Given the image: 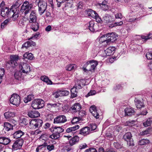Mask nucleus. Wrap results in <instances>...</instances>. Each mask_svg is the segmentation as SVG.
<instances>
[{
  "mask_svg": "<svg viewBox=\"0 0 152 152\" xmlns=\"http://www.w3.org/2000/svg\"><path fill=\"white\" fill-rule=\"evenodd\" d=\"M1 15L3 17L12 18L13 20H15L18 17L19 14L18 12H15V10L9 9L7 7H4L1 11Z\"/></svg>",
  "mask_w": 152,
  "mask_h": 152,
  "instance_id": "obj_1",
  "label": "nucleus"
},
{
  "mask_svg": "<svg viewBox=\"0 0 152 152\" xmlns=\"http://www.w3.org/2000/svg\"><path fill=\"white\" fill-rule=\"evenodd\" d=\"M23 143V139H20L17 140L13 143L11 142L10 143L9 147L12 151L16 150L21 148Z\"/></svg>",
  "mask_w": 152,
  "mask_h": 152,
  "instance_id": "obj_2",
  "label": "nucleus"
},
{
  "mask_svg": "<svg viewBox=\"0 0 152 152\" xmlns=\"http://www.w3.org/2000/svg\"><path fill=\"white\" fill-rule=\"evenodd\" d=\"M33 5L32 4H29L28 1H25L21 7L20 11L24 14V15H26L29 12L31 9Z\"/></svg>",
  "mask_w": 152,
  "mask_h": 152,
  "instance_id": "obj_3",
  "label": "nucleus"
},
{
  "mask_svg": "<svg viewBox=\"0 0 152 152\" xmlns=\"http://www.w3.org/2000/svg\"><path fill=\"white\" fill-rule=\"evenodd\" d=\"M44 106V102L41 99L34 100L32 103V107L34 109H37L42 108Z\"/></svg>",
  "mask_w": 152,
  "mask_h": 152,
  "instance_id": "obj_4",
  "label": "nucleus"
},
{
  "mask_svg": "<svg viewBox=\"0 0 152 152\" xmlns=\"http://www.w3.org/2000/svg\"><path fill=\"white\" fill-rule=\"evenodd\" d=\"M36 2L38 4L39 13L40 15H42L46 9L47 4L45 1L41 0H36Z\"/></svg>",
  "mask_w": 152,
  "mask_h": 152,
  "instance_id": "obj_5",
  "label": "nucleus"
},
{
  "mask_svg": "<svg viewBox=\"0 0 152 152\" xmlns=\"http://www.w3.org/2000/svg\"><path fill=\"white\" fill-rule=\"evenodd\" d=\"M10 101V103L13 105L18 106L20 103V96L17 94H13L11 95Z\"/></svg>",
  "mask_w": 152,
  "mask_h": 152,
  "instance_id": "obj_6",
  "label": "nucleus"
},
{
  "mask_svg": "<svg viewBox=\"0 0 152 152\" xmlns=\"http://www.w3.org/2000/svg\"><path fill=\"white\" fill-rule=\"evenodd\" d=\"M20 71L24 73L27 74L30 71V67L29 64L24 62H21L19 64Z\"/></svg>",
  "mask_w": 152,
  "mask_h": 152,
  "instance_id": "obj_7",
  "label": "nucleus"
},
{
  "mask_svg": "<svg viewBox=\"0 0 152 152\" xmlns=\"http://www.w3.org/2000/svg\"><path fill=\"white\" fill-rule=\"evenodd\" d=\"M132 137V134L130 132L126 133L123 136V139L127 142V144L129 146L134 145V141Z\"/></svg>",
  "mask_w": 152,
  "mask_h": 152,
  "instance_id": "obj_8",
  "label": "nucleus"
},
{
  "mask_svg": "<svg viewBox=\"0 0 152 152\" xmlns=\"http://www.w3.org/2000/svg\"><path fill=\"white\" fill-rule=\"evenodd\" d=\"M17 111V109H15L10 110L4 113L5 118L7 119L13 118L15 116Z\"/></svg>",
  "mask_w": 152,
  "mask_h": 152,
  "instance_id": "obj_9",
  "label": "nucleus"
},
{
  "mask_svg": "<svg viewBox=\"0 0 152 152\" xmlns=\"http://www.w3.org/2000/svg\"><path fill=\"white\" fill-rule=\"evenodd\" d=\"M67 121L66 118L64 115H60L57 116L54 119V123H63Z\"/></svg>",
  "mask_w": 152,
  "mask_h": 152,
  "instance_id": "obj_10",
  "label": "nucleus"
},
{
  "mask_svg": "<svg viewBox=\"0 0 152 152\" xmlns=\"http://www.w3.org/2000/svg\"><path fill=\"white\" fill-rule=\"evenodd\" d=\"M81 108V105L79 103H77L72 105L69 108V111L72 113H74L79 112Z\"/></svg>",
  "mask_w": 152,
  "mask_h": 152,
  "instance_id": "obj_11",
  "label": "nucleus"
},
{
  "mask_svg": "<svg viewBox=\"0 0 152 152\" xmlns=\"http://www.w3.org/2000/svg\"><path fill=\"white\" fill-rule=\"evenodd\" d=\"M91 133L90 128L88 126H86L80 130L79 133L84 136H86Z\"/></svg>",
  "mask_w": 152,
  "mask_h": 152,
  "instance_id": "obj_12",
  "label": "nucleus"
},
{
  "mask_svg": "<svg viewBox=\"0 0 152 152\" xmlns=\"http://www.w3.org/2000/svg\"><path fill=\"white\" fill-rule=\"evenodd\" d=\"M106 37L107 39V42L108 43L110 42H113L117 39L115 34L113 33H110L107 34Z\"/></svg>",
  "mask_w": 152,
  "mask_h": 152,
  "instance_id": "obj_13",
  "label": "nucleus"
},
{
  "mask_svg": "<svg viewBox=\"0 0 152 152\" xmlns=\"http://www.w3.org/2000/svg\"><path fill=\"white\" fill-rule=\"evenodd\" d=\"M125 116H131L134 114V110L133 108L127 107L124 110Z\"/></svg>",
  "mask_w": 152,
  "mask_h": 152,
  "instance_id": "obj_14",
  "label": "nucleus"
},
{
  "mask_svg": "<svg viewBox=\"0 0 152 152\" xmlns=\"http://www.w3.org/2000/svg\"><path fill=\"white\" fill-rule=\"evenodd\" d=\"M11 142V140L8 138L5 137H0V143L4 145H9Z\"/></svg>",
  "mask_w": 152,
  "mask_h": 152,
  "instance_id": "obj_15",
  "label": "nucleus"
},
{
  "mask_svg": "<svg viewBox=\"0 0 152 152\" xmlns=\"http://www.w3.org/2000/svg\"><path fill=\"white\" fill-rule=\"evenodd\" d=\"M29 22L32 23L36 22L37 18L36 11L35 10H32L29 16Z\"/></svg>",
  "mask_w": 152,
  "mask_h": 152,
  "instance_id": "obj_16",
  "label": "nucleus"
},
{
  "mask_svg": "<svg viewBox=\"0 0 152 152\" xmlns=\"http://www.w3.org/2000/svg\"><path fill=\"white\" fill-rule=\"evenodd\" d=\"M115 50V48L114 47H109L104 50L105 55H104V56H108L112 55L114 53Z\"/></svg>",
  "mask_w": 152,
  "mask_h": 152,
  "instance_id": "obj_17",
  "label": "nucleus"
},
{
  "mask_svg": "<svg viewBox=\"0 0 152 152\" xmlns=\"http://www.w3.org/2000/svg\"><path fill=\"white\" fill-rule=\"evenodd\" d=\"M28 115L31 118H35L39 116L40 114L36 110L30 111L28 112Z\"/></svg>",
  "mask_w": 152,
  "mask_h": 152,
  "instance_id": "obj_18",
  "label": "nucleus"
},
{
  "mask_svg": "<svg viewBox=\"0 0 152 152\" xmlns=\"http://www.w3.org/2000/svg\"><path fill=\"white\" fill-rule=\"evenodd\" d=\"M97 26V24L95 25L94 22L93 21H91L89 22L88 27L89 29L92 32L95 31L97 30L96 27Z\"/></svg>",
  "mask_w": 152,
  "mask_h": 152,
  "instance_id": "obj_19",
  "label": "nucleus"
},
{
  "mask_svg": "<svg viewBox=\"0 0 152 152\" xmlns=\"http://www.w3.org/2000/svg\"><path fill=\"white\" fill-rule=\"evenodd\" d=\"M79 140V137L77 136H75L71 138L69 141V144L72 146L77 143Z\"/></svg>",
  "mask_w": 152,
  "mask_h": 152,
  "instance_id": "obj_20",
  "label": "nucleus"
},
{
  "mask_svg": "<svg viewBox=\"0 0 152 152\" xmlns=\"http://www.w3.org/2000/svg\"><path fill=\"white\" fill-rule=\"evenodd\" d=\"M25 133L20 130H18L15 132L13 134V137L18 139L24 135Z\"/></svg>",
  "mask_w": 152,
  "mask_h": 152,
  "instance_id": "obj_21",
  "label": "nucleus"
},
{
  "mask_svg": "<svg viewBox=\"0 0 152 152\" xmlns=\"http://www.w3.org/2000/svg\"><path fill=\"white\" fill-rule=\"evenodd\" d=\"M90 62L91 66L89 71H91L92 70H94L96 66L98 64V62L97 61L94 60H90Z\"/></svg>",
  "mask_w": 152,
  "mask_h": 152,
  "instance_id": "obj_22",
  "label": "nucleus"
},
{
  "mask_svg": "<svg viewBox=\"0 0 152 152\" xmlns=\"http://www.w3.org/2000/svg\"><path fill=\"white\" fill-rule=\"evenodd\" d=\"M20 4V1L19 0H17L15 1L12 6L11 9L12 10H15V12H18V11H17V8L19 7Z\"/></svg>",
  "mask_w": 152,
  "mask_h": 152,
  "instance_id": "obj_23",
  "label": "nucleus"
},
{
  "mask_svg": "<svg viewBox=\"0 0 152 152\" xmlns=\"http://www.w3.org/2000/svg\"><path fill=\"white\" fill-rule=\"evenodd\" d=\"M87 12L88 15L89 16H91L92 18H94L96 16H97V14L95 11L92 10L91 9L86 10Z\"/></svg>",
  "mask_w": 152,
  "mask_h": 152,
  "instance_id": "obj_24",
  "label": "nucleus"
},
{
  "mask_svg": "<svg viewBox=\"0 0 152 152\" xmlns=\"http://www.w3.org/2000/svg\"><path fill=\"white\" fill-rule=\"evenodd\" d=\"M18 65V63H15L14 64L13 62H12L10 60L7 62L6 63V67L7 69H10L11 67L13 68L15 66H17Z\"/></svg>",
  "mask_w": 152,
  "mask_h": 152,
  "instance_id": "obj_25",
  "label": "nucleus"
},
{
  "mask_svg": "<svg viewBox=\"0 0 152 152\" xmlns=\"http://www.w3.org/2000/svg\"><path fill=\"white\" fill-rule=\"evenodd\" d=\"M103 20L104 22L108 23L113 21L111 17L109 15L106 14L103 17Z\"/></svg>",
  "mask_w": 152,
  "mask_h": 152,
  "instance_id": "obj_26",
  "label": "nucleus"
},
{
  "mask_svg": "<svg viewBox=\"0 0 152 152\" xmlns=\"http://www.w3.org/2000/svg\"><path fill=\"white\" fill-rule=\"evenodd\" d=\"M135 104L137 108L140 109L144 106L143 103L140 100L135 98L134 100Z\"/></svg>",
  "mask_w": 152,
  "mask_h": 152,
  "instance_id": "obj_27",
  "label": "nucleus"
},
{
  "mask_svg": "<svg viewBox=\"0 0 152 152\" xmlns=\"http://www.w3.org/2000/svg\"><path fill=\"white\" fill-rule=\"evenodd\" d=\"M4 129L6 131H9L13 129V126L10 123L5 122L4 123Z\"/></svg>",
  "mask_w": 152,
  "mask_h": 152,
  "instance_id": "obj_28",
  "label": "nucleus"
},
{
  "mask_svg": "<svg viewBox=\"0 0 152 152\" xmlns=\"http://www.w3.org/2000/svg\"><path fill=\"white\" fill-rule=\"evenodd\" d=\"M35 121V127H34V129H37L42 126L43 123V121L42 120L37 119Z\"/></svg>",
  "mask_w": 152,
  "mask_h": 152,
  "instance_id": "obj_29",
  "label": "nucleus"
},
{
  "mask_svg": "<svg viewBox=\"0 0 152 152\" xmlns=\"http://www.w3.org/2000/svg\"><path fill=\"white\" fill-rule=\"evenodd\" d=\"M14 75L15 79L17 80H20L23 78L22 72L20 71L16 72Z\"/></svg>",
  "mask_w": 152,
  "mask_h": 152,
  "instance_id": "obj_30",
  "label": "nucleus"
},
{
  "mask_svg": "<svg viewBox=\"0 0 152 152\" xmlns=\"http://www.w3.org/2000/svg\"><path fill=\"white\" fill-rule=\"evenodd\" d=\"M97 6L98 7H99L101 9L104 11H106L108 9V5L103 3L97 4Z\"/></svg>",
  "mask_w": 152,
  "mask_h": 152,
  "instance_id": "obj_31",
  "label": "nucleus"
},
{
  "mask_svg": "<svg viewBox=\"0 0 152 152\" xmlns=\"http://www.w3.org/2000/svg\"><path fill=\"white\" fill-rule=\"evenodd\" d=\"M41 79L43 81L46 82L48 84H52V82L49 79L48 77L46 76H42L41 77Z\"/></svg>",
  "mask_w": 152,
  "mask_h": 152,
  "instance_id": "obj_32",
  "label": "nucleus"
},
{
  "mask_svg": "<svg viewBox=\"0 0 152 152\" xmlns=\"http://www.w3.org/2000/svg\"><path fill=\"white\" fill-rule=\"evenodd\" d=\"M19 59V57L16 55H11L10 58V60L12 62L15 64V63H17V61H18Z\"/></svg>",
  "mask_w": 152,
  "mask_h": 152,
  "instance_id": "obj_33",
  "label": "nucleus"
},
{
  "mask_svg": "<svg viewBox=\"0 0 152 152\" xmlns=\"http://www.w3.org/2000/svg\"><path fill=\"white\" fill-rule=\"evenodd\" d=\"M106 36L107 34H104L100 37L99 39V43H101L106 42V44H108V42H107V39Z\"/></svg>",
  "mask_w": 152,
  "mask_h": 152,
  "instance_id": "obj_34",
  "label": "nucleus"
},
{
  "mask_svg": "<svg viewBox=\"0 0 152 152\" xmlns=\"http://www.w3.org/2000/svg\"><path fill=\"white\" fill-rule=\"evenodd\" d=\"M145 127H147L150 126L152 124V118H150L147 119L143 123Z\"/></svg>",
  "mask_w": 152,
  "mask_h": 152,
  "instance_id": "obj_35",
  "label": "nucleus"
},
{
  "mask_svg": "<svg viewBox=\"0 0 152 152\" xmlns=\"http://www.w3.org/2000/svg\"><path fill=\"white\" fill-rule=\"evenodd\" d=\"M31 26V28L34 31H37L39 28V25L38 23L36 22H33Z\"/></svg>",
  "mask_w": 152,
  "mask_h": 152,
  "instance_id": "obj_36",
  "label": "nucleus"
},
{
  "mask_svg": "<svg viewBox=\"0 0 152 152\" xmlns=\"http://www.w3.org/2000/svg\"><path fill=\"white\" fill-rule=\"evenodd\" d=\"M71 96L72 98L76 97L77 93V90H76L75 87H73L71 90Z\"/></svg>",
  "mask_w": 152,
  "mask_h": 152,
  "instance_id": "obj_37",
  "label": "nucleus"
},
{
  "mask_svg": "<svg viewBox=\"0 0 152 152\" xmlns=\"http://www.w3.org/2000/svg\"><path fill=\"white\" fill-rule=\"evenodd\" d=\"M45 148V143L38 146L36 149V152H42Z\"/></svg>",
  "mask_w": 152,
  "mask_h": 152,
  "instance_id": "obj_38",
  "label": "nucleus"
},
{
  "mask_svg": "<svg viewBox=\"0 0 152 152\" xmlns=\"http://www.w3.org/2000/svg\"><path fill=\"white\" fill-rule=\"evenodd\" d=\"M24 58H27L29 60H32L33 58V55L31 53H25L23 55Z\"/></svg>",
  "mask_w": 152,
  "mask_h": 152,
  "instance_id": "obj_39",
  "label": "nucleus"
},
{
  "mask_svg": "<svg viewBox=\"0 0 152 152\" xmlns=\"http://www.w3.org/2000/svg\"><path fill=\"white\" fill-rule=\"evenodd\" d=\"M77 68L76 65L75 64H71L67 65L66 67V69L68 71H71L75 70Z\"/></svg>",
  "mask_w": 152,
  "mask_h": 152,
  "instance_id": "obj_40",
  "label": "nucleus"
},
{
  "mask_svg": "<svg viewBox=\"0 0 152 152\" xmlns=\"http://www.w3.org/2000/svg\"><path fill=\"white\" fill-rule=\"evenodd\" d=\"M64 131V129L60 127H55L54 132L60 135V133Z\"/></svg>",
  "mask_w": 152,
  "mask_h": 152,
  "instance_id": "obj_41",
  "label": "nucleus"
},
{
  "mask_svg": "<svg viewBox=\"0 0 152 152\" xmlns=\"http://www.w3.org/2000/svg\"><path fill=\"white\" fill-rule=\"evenodd\" d=\"M34 96L32 94L28 95L26 97L24 98V101L25 103H28L34 98Z\"/></svg>",
  "mask_w": 152,
  "mask_h": 152,
  "instance_id": "obj_42",
  "label": "nucleus"
},
{
  "mask_svg": "<svg viewBox=\"0 0 152 152\" xmlns=\"http://www.w3.org/2000/svg\"><path fill=\"white\" fill-rule=\"evenodd\" d=\"M60 135L59 134H58L55 132L53 133L52 134L49 136V137L51 139L56 140L60 137Z\"/></svg>",
  "mask_w": 152,
  "mask_h": 152,
  "instance_id": "obj_43",
  "label": "nucleus"
},
{
  "mask_svg": "<svg viewBox=\"0 0 152 152\" xmlns=\"http://www.w3.org/2000/svg\"><path fill=\"white\" fill-rule=\"evenodd\" d=\"M149 141L148 140L145 139H141L138 142V144L140 145H143L148 143Z\"/></svg>",
  "mask_w": 152,
  "mask_h": 152,
  "instance_id": "obj_44",
  "label": "nucleus"
},
{
  "mask_svg": "<svg viewBox=\"0 0 152 152\" xmlns=\"http://www.w3.org/2000/svg\"><path fill=\"white\" fill-rule=\"evenodd\" d=\"M61 104L57 102L55 103H48L47 104V106L48 108L50 107H56L60 106Z\"/></svg>",
  "mask_w": 152,
  "mask_h": 152,
  "instance_id": "obj_45",
  "label": "nucleus"
},
{
  "mask_svg": "<svg viewBox=\"0 0 152 152\" xmlns=\"http://www.w3.org/2000/svg\"><path fill=\"white\" fill-rule=\"evenodd\" d=\"M151 129L148 128L146 130L140 132V134L141 135H145L151 134Z\"/></svg>",
  "mask_w": 152,
  "mask_h": 152,
  "instance_id": "obj_46",
  "label": "nucleus"
},
{
  "mask_svg": "<svg viewBox=\"0 0 152 152\" xmlns=\"http://www.w3.org/2000/svg\"><path fill=\"white\" fill-rule=\"evenodd\" d=\"M9 21L10 20L9 19H7L5 20L1 23V28H4V27L8 24Z\"/></svg>",
  "mask_w": 152,
  "mask_h": 152,
  "instance_id": "obj_47",
  "label": "nucleus"
},
{
  "mask_svg": "<svg viewBox=\"0 0 152 152\" xmlns=\"http://www.w3.org/2000/svg\"><path fill=\"white\" fill-rule=\"evenodd\" d=\"M81 83H82L81 80H79L77 82V83L76 84L75 86L74 87H75L76 90H78V89H81L82 88V86H81Z\"/></svg>",
  "mask_w": 152,
  "mask_h": 152,
  "instance_id": "obj_48",
  "label": "nucleus"
},
{
  "mask_svg": "<svg viewBox=\"0 0 152 152\" xmlns=\"http://www.w3.org/2000/svg\"><path fill=\"white\" fill-rule=\"evenodd\" d=\"M4 68H1L0 69V84L2 81V77L4 74Z\"/></svg>",
  "mask_w": 152,
  "mask_h": 152,
  "instance_id": "obj_49",
  "label": "nucleus"
},
{
  "mask_svg": "<svg viewBox=\"0 0 152 152\" xmlns=\"http://www.w3.org/2000/svg\"><path fill=\"white\" fill-rule=\"evenodd\" d=\"M70 1L72 2V0H56L57 3V5L58 7L61 6V4L65 2V1Z\"/></svg>",
  "mask_w": 152,
  "mask_h": 152,
  "instance_id": "obj_50",
  "label": "nucleus"
},
{
  "mask_svg": "<svg viewBox=\"0 0 152 152\" xmlns=\"http://www.w3.org/2000/svg\"><path fill=\"white\" fill-rule=\"evenodd\" d=\"M141 38L142 39H144L145 40H147V39H152V34H151V33H149L148 34L147 36H142Z\"/></svg>",
  "mask_w": 152,
  "mask_h": 152,
  "instance_id": "obj_51",
  "label": "nucleus"
},
{
  "mask_svg": "<svg viewBox=\"0 0 152 152\" xmlns=\"http://www.w3.org/2000/svg\"><path fill=\"white\" fill-rule=\"evenodd\" d=\"M80 120V118L77 117H74L72 118L71 122L72 124H75L78 122Z\"/></svg>",
  "mask_w": 152,
  "mask_h": 152,
  "instance_id": "obj_52",
  "label": "nucleus"
},
{
  "mask_svg": "<svg viewBox=\"0 0 152 152\" xmlns=\"http://www.w3.org/2000/svg\"><path fill=\"white\" fill-rule=\"evenodd\" d=\"M45 146H47V149L49 151H51L54 149V146L53 145H48L47 143H45Z\"/></svg>",
  "mask_w": 152,
  "mask_h": 152,
  "instance_id": "obj_53",
  "label": "nucleus"
},
{
  "mask_svg": "<svg viewBox=\"0 0 152 152\" xmlns=\"http://www.w3.org/2000/svg\"><path fill=\"white\" fill-rule=\"evenodd\" d=\"M123 24V22L122 21H120L119 22H116L114 23V24L111 25L109 26L110 27L113 28L114 27L116 26H120Z\"/></svg>",
  "mask_w": 152,
  "mask_h": 152,
  "instance_id": "obj_54",
  "label": "nucleus"
},
{
  "mask_svg": "<svg viewBox=\"0 0 152 152\" xmlns=\"http://www.w3.org/2000/svg\"><path fill=\"white\" fill-rule=\"evenodd\" d=\"M71 149V146L69 145H66L63 148L62 152L65 151V152H68Z\"/></svg>",
  "mask_w": 152,
  "mask_h": 152,
  "instance_id": "obj_55",
  "label": "nucleus"
},
{
  "mask_svg": "<svg viewBox=\"0 0 152 152\" xmlns=\"http://www.w3.org/2000/svg\"><path fill=\"white\" fill-rule=\"evenodd\" d=\"M39 32L36 33L35 34H33L32 37L29 38V39H32L34 40V39H36L39 37Z\"/></svg>",
  "mask_w": 152,
  "mask_h": 152,
  "instance_id": "obj_56",
  "label": "nucleus"
},
{
  "mask_svg": "<svg viewBox=\"0 0 152 152\" xmlns=\"http://www.w3.org/2000/svg\"><path fill=\"white\" fill-rule=\"evenodd\" d=\"M61 96H67L69 95V92L68 91H60Z\"/></svg>",
  "mask_w": 152,
  "mask_h": 152,
  "instance_id": "obj_57",
  "label": "nucleus"
},
{
  "mask_svg": "<svg viewBox=\"0 0 152 152\" xmlns=\"http://www.w3.org/2000/svg\"><path fill=\"white\" fill-rule=\"evenodd\" d=\"M29 121V118L27 117L26 118H23L22 120L21 123H23L24 125H26L28 124Z\"/></svg>",
  "mask_w": 152,
  "mask_h": 152,
  "instance_id": "obj_58",
  "label": "nucleus"
},
{
  "mask_svg": "<svg viewBox=\"0 0 152 152\" xmlns=\"http://www.w3.org/2000/svg\"><path fill=\"white\" fill-rule=\"evenodd\" d=\"M127 126H132L136 124V122L134 121H128L126 122Z\"/></svg>",
  "mask_w": 152,
  "mask_h": 152,
  "instance_id": "obj_59",
  "label": "nucleus"
},
{
  "mask_svg": "<svg viewBox=\"0 0 152 152\" xmlns=\"http://www.w3.org/2000/svg\"><path fill=\"white\" fill-rule=\"evenodd\" d=\"M96 93V92L95 90H91L88 94L86 95V97L95 95Z\"/></svg>",
  "mask_w": 152,
  "mask_h": 152,
  "instance_id": "obj_60",
  "label": "nucleus"
},
{
  "mask_svg": "<svg viewBox=\"0 0 152 152\" xmlns=\"http://www.w3.org/2000/svg\"><path fill=\"white\" fill-rule=\"evenodd\" d=\"M146 56L148 59H152V51L149 52L147 53Z\"/></svg>",
  "mask_w": 152,
  "mask_h": 152,
  "instance_id": "obj_61",
  "label": "nucleus"
},
{
  "mask_svg": "<svg viewBox=\"0 0 152 152\" xmlns=\"http://www.w3.org/2000/svg\"><path fill=\"white\" fill-rule=\"evenodd\" d=\"M85 152H97L96 149L94 148H90L86 150Z\"/></svg>",
  "mask_w": 152,
  "mask_h": 152,
  "instance_id": "obj_62",
  "label": "nucleus"
},
{
  "mask_svg": "<svg viewBox=\"0 0 152 152\" xmlns=\"http://www.w3.org/2000/svg\"><path fill=\"white\" fill-rule=\"evenodd\" d=\"M115 131L119 132L122 129V127L120 125H117L115 126Z\"/></svg>",
  "mask_w": 152,
  "mask_h": 152,
  "instance_id": "obj_63",
  "label": "nucleus"
},
{
  "mask_svg": "<svg viewBox=\"0 0 152 152\" xmlns=\"http://www.w3.org/2000/svg\"><path fill=\"white\" fill-rule=\"evenodd\" d=\"M114 147L117 149L121 148H122V145L119 143L117 142H114Z\"/></svg>",
  "mask_w": 152,
  "mask_h": 152,
  "instance_id": "obj_64",
  "label": "nucleus"
}]
</instances>
